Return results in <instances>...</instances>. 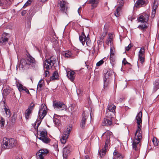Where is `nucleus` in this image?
Listing matches in <instances>:
<instances>
[{"mask_svg": "<svg viewBox=\"0 0 159 159\" xmlns=\"http://www.w3.org/2000/svg\"><path fill=\"white\" fill-rule=\"evenodd\" d=\"M142 112L140 111L137 114L136 117V120H137V129L135 134V137L132 144L133 149L136 151L140 147L139 143L142 138V135L140 133L142 122Z\"/></svg>", "mask_w": 159, "mask_h": 159, "instance_id": "obj_1", "label": "nucleus"}, {"mask_svg": "<svg viewBox=\"0 0 159 159\" xmlns=\"http://www.w3.org/2000/svg\"><path fill=\"white\" fill-rule=\"evenodd\" d=\"M37 65L35 59L30 55L28 56L26 59H22L20 64L17 65L16 68L17 70L19 67V70H22L26 68H34Z\"/></svg>", "mask_w": 159, "mask_h": 159, "instance_id": "obj_2", "label": "nucleus"}, {"mask_svg": "<svg viewBox=\"0 0 159 159\" xmlns=\"http://www.w3.org/2000/svg\"><path fill=\"white\" fill-rule=\"evenodd\" d=\"M47 107L44 104H42L40 106L38 113V118L34 124L33 126L34 129L38 130V126L39 125L41 122V120L43 119L46 115L47 113Z\"/></svg>", "mask_w": 159, "mask_h": 159, "instance_id": "obj_3", "label": "nucleus"}, {"mask_svg": "<svg viewBox=\"0 0 159 159\" xmlns=\"http://www.w3.org/2000/svg\"><path fill=\"white\" fill-rule=\"evenodd\" d=\"M111 133V132L107 131L104 133L102 135L103 137H105V139H106V142L102 150H100L98 152L99 155H100L101 157L104 156L106 153V150L107 148L108 144L110 143L109 140Z\"/></svg>", "mask_w": 159, "mask_h": 159, "instance_id": "obj_4", "label": "nucleus"}, {"mask_svg": "<svg viewBox=\"0 0 159 159\" xmlns=\"http://www.w3.org/2000/svg\"><path fill=\"white\" fill-rule=\"evenodd\" d=\"M16 143V140L13 138H4L2 141V148L4 149L12 148L15 146Z\"/></svg>", "mask_w": 159, "mask_h": 159, "instance_id": "obj_5", "label": "nucleus"}, {"mask_svg": "<svg viewBox=\"0 0 159 159\" xmlns=\"http://www.w3.org/2000/svg\"><path fill=\"white\" fill-rule=\"evenodd\" d=\"M56 62V58L53 56L46 59L44 62L43 66L44 69L48 70L52 69L54 67V65Z\"/></svg>", "mask_w": 159, "mask_h": 159, "instance_id": "obj_6", "label": "nucleus"}, {"mask_svg": "<svg viewBox=\"0 0 159 159\" xmlns=\"http://www.w3.org/2000/svg\"><path fill=\"white\" fill-rule=\"evenodd\" d=\"M53 106L55 109L57 111H62L66 108V106L63 102L56 101H53Z\"/></svg>", "mask_w": 159, "mask_h": 159, "instance_id": "obj_7", "label": "nucleus"}, {"mask_svg": "<svg viewBox=\"0 0 159 159\" xmlns=\"http://www.w3.org/2000/svg\"><path fill=\"white\" fill-rule=\"evenodd\" d=\"M38 137L39 139L45 143H48L50 141V139L47 136V133L46 130H43L40 132Z\"/></svg>", "mask_w": 159, "mask_h": 159, "instance_id": "obj_8", "label": "nucleus"}, {"mask_svg": "<svg viewBox=\"0 0 159 159\" xmlns=\"http://www.w3.org/2000/svg\"><path fill=\"white\" fill-rule=\"evenodd\" d=\"M79 39L80 42L82 43L83 46L85 45L89 46L90 44L91 40L88 36L86 38L84 32H83L81 35L79 36Z\"/></svg>", "mask_w": 159, "mask_h": 159, "instance_id": "obj_9", "label": "nucleus"}, {"mask_svg": "<svg viewBox=\"0 0 159 159\" xmlns=\"http://www.w3.org/2000/svg\"><path fill=\"white\" fill-rule=\"evenodd\" d=\"M59 4L61 12L63 14L67 15V10L69 7L68 3L62 0L59 3Z\"/></svg>", "mask_w": 159, "mask_h": 159, "instance_id": "obj_10", "label": "nucleus"}, {"mask_svg": "<svg viewBox=\"0 0 159 159\" xmlns=\"http://www.w3.org/2000/svg\"><path fill=\"white\" fill-rule=\"evenodd\" d=\"M116 106L113 105H108V110L107 111V117L109 118H112L115 115V109Z\"/></svg>", "mask_w": 159, "mask_h": 159, "instance_id": "obj_11", "label": "nucleus"}, {"mask_svg": "<svg viewBox=\"0 0 159 159\" xmlns=\"http://www.w3.org/2000/svg\"><path fill=\"white\" fill-rule=\"evenodd\" d=\"M71 129V127H69L67 128V129L64 131L63 134L62 135V136L60 139V141L62 143L65 144L66 143V140L69 136Z\"/></svg>", "mask_w": 159, "mask_h": 159, "instance_id": "obj_12", "label": "nucleus"}, {"mask_svg": "<svg viewBox=\"0 0 159 159\" xmlns=\"http://www.w3.org/2000/svg\"><path fill=\"white\" fill-rule=\"evenodd\" d=\"M48 152V150L47 149H40L36 154L37 159H44V157Z\"/></svg>", "mask_w": 159, "mask_h": 159, "instance_id": "obj_13", "label": "nucleus"}, {"mask_svg": "<svg viewBox=\"0 0 159 159\" xmlns=\"http://www.w3.org/2000/svg\"><path fill=\"white\" fill-rule=\"evenodd\" d=\"M9 35L7 33H4L0 38V43L2 45H5L8 42Z\"/></svg>", "mask_w": 159, "mask_h": 159, "instance_id": "obj_14", "label": "nucleus"}, {"mask_svg": "<svg viewBox=\"0 0 159 159\" xmlns=\"http://www.w3.org/2000/svg\"><path fill=\"white\" fill-rule=\"evenodd\" d=\"M148 16L146 14H144L143 15H141L139 17L138 20L139 22L144 23L148 21Z\"/></svg>", "mask_w": 159, "mask_h": 159, "instance_id": "obj_15", "label": "nucleus"}, {"mask_svg": "<svg viewBox=\"0 0 159 159\" xmlns=\"http://www.w3.org/2000/svg\"><path fill=\"white\" fill-rule=\"evenodd\" d=\"M158 7V4L157 0H154L153 5L152 6V10L151 13V17L153 18L155 15L156 10Z\"/></svg>", "mask_w": 159, "mask_h": 159, "instance_id": "obj_16", "label": "nucleus"}, {"mask_svg": "<svg viewBox=\"0 0 159 159\" xmlns=\"http://www.w3.org/2000/svg\"><path fill=\"white\" fill-rule=\"evenodd\" d=\"M67 76L70 80L73 82L74 80L75 75V72L70 70H66Z\"/></svg>", "mask_w": 159, "mask_h": 159, "instance_id": "obj_17", "label": "nucleus"}, {"mask_svg": "<svg viewBox=\"0 0 159 159\" xmlns=\"http://www.w3.org/2000/svg\"><path fill=\"white\" fill-rule=\"evenodd\" d=\"M148 3V2L147 0H137L135 4V6L137 8H139Z\"/></svg>", "mask_w": 159, "mask_h": 159, "instance_id": "obj_18", "label": "nucleus"}, {"mask_svg": "<svg viewBox=\"0 0 159 159\" xmlns=\"http://www.w3.org/2000/svg\"><path fill=\"white\" fill-rule=\"evenodd\" d=\"M112 124V122L111 120L108 119H104L102 123V126H109Z\"/></svg>", "mask_w": 159, "mask_h": 159, "instance_id": "obj_19", "label": "nucleus"}, {"mask_svg": "<svg viewBox=\"0 0 159 159\" xmlns=\"http://www.w3.org/2000/svg\"><path fill=\"white\" fill-rule=\"evenodd\" d=\"M70 148V146H68L67 147H65L63 148V156L64 157H66L67 155L69 153Z\"/></svg>", "mask_w": 159, "mask_h": 159, "instance_id": "obj_20", "label": "nucleus"}, {"mask_svg": "<svg viewBox=\"0 0 159 159\" xmlns=\"http://www.w3.org/2000/svg\"><path fill=\"white\" fill-rule=\"evenodd\" d=\"M63 54L65 57L66 58L74 57L71 52L69 51H66L63 52Z\"/></svg>", "mask_w": 159, "mask_h": 159, "instance_id": "obj_21", "label": "nucleus"}, {"mask_svg": "<svg viewBox=\"0 0 159 159\" xmlns=\"http://www.w3.org/2000/svg\"><path fill=\"white\" fill-rule=\"evenodd\" d=\"M10 4V0H0V6H4Z\"/></svg>", "mask_w": 159, "mask_h": 159, "instance_id": "obj_22", "label": "nucleus"}, {"mask_svg": "<svg viewBox=\"0 0 159 159\" xmlns=\"http://www.w3.org/2000/svg\"><path fill=\"white\" fill-rule=\"evenodd\" d=\"M58 78V74L57 71L54 72L52 74V76L50 78V80H57Z\"/></svg>", "mask_w": 159, "mask_h": 159, "instance_id": "obj_23", "label": "nucleus"}, {"mask_svg": "<svg viewBox=\"0 0 159 159\" xmlns=\"http://www.w3.org/2000/svg\"><path fill=\"white\" fill-rule=\"evenodd\" d=\"M89 116V113L88 112L85 111H84L82 115V120H84V121H86L88 117Z\"/></svg>", "mask_w": 159, "mask_h": 159, "instance_id": "obj_24", "label": "nucleus"}, {"mask_svg": "<svg viewBox=\"0 0 159 159\" xmlns=\"http://www.w3.org/2000/svg\"><path fill=\"white\" fill-rule=\"evenodd\" d=\"M98 3V0H89V3L92 5V6L93 8L97 6V4Z\"/></svg>", "mask_w": 159, "mask_h": 159, "instance_id": "obj_25", "label": "nucleus"}, {"mask_svg": "<svg viewBox=\"0 0 159 159\" xmlns=\"http://www.w3.org/2000/svg\"><path fill=\"white\" fill-rule=\"evenodd\" d=\"M105 72L106 73L104 75L103 79H108L112 73V71L111 70L107 71V72L106 71H104V73Z\"/></svg>", "mask_w": 159, "mask_h": 159, "instance_id": "obj_26", "label": "nucleus"}, {"mask_svg": "<svg viewBox=\"0 0 159 159\" xmlns=\"http://www.w3.org/2000/svg\"><path fill=\"white\" fill-rule=\"evenodd\" d=\"M109 38L106 41V44L109 45V44H111L113 40L112 35L111 34H108Z\"/></svg>", "mask_w": 159, "mask_h": 159, "instance_id": "obj_27", "label": "nucleus"}, {"mask_svg": "<svg viewBox=\"0 0 159 159\" xmlns=\"http://www.w3.org/2000/svg\"><path fill=\"white\" fill-rule=\"evenodd\" d=\"M32 111L27 109L25 113V116L26 119H28L29 118L30 116L32 113Z\"/></svg>", "mask_w": 159, "mask_h": 159, "instance_id": "obj_28", "label": "nucleus"}, {"mask_svg": "<svg viewBox=\"0 0 159 159\" xmlns=\"http://www.w3.org/2000/svg\"><path fill=\"white\" fill-rule=\"evenodd\" d=\"M43 80H40L39 82L38 86L37 88V90L39 91H40L41 90V88L43 86L42 84L43 83Z\"/></svg>", "mask_w": 159, "mask_h": 159, "instance_id": "obj_29", "label": "nucleus"}, {"mask_svg": "<svg viewBox=\"0 0 159 159\" xmlns=\"http://www.w3.org/2000/svg\"><path fill=\"white\" fill-rule=\"evenodd\" d=\"M154 87L156 89L159 88V79H157L155 81L154 83Z\"/></svg>", "mask_w": 159, "mask_h": 159, "instance_id": "obj_30", "label": "nucleus"}, {"mask_svg": "<svg viewBox=\"0 0 159 159\" xmlns=\"http://www.w3.org/2000/svg\"><path fill=\"white\" fill-rule=\"evenodd\" d=\"M121 8V7L120 6L118 7L117 8L116 11L115 12V16L118 17L120 15V13L119 11H120Z\"/></svg>", "mask_w": 159, "mask_h": 159, "instance_id": "obj_31", "label": "nucleus"}, {"mask_svg": "<svg viewBox=\"0 0 159 159\" xmlns=\"http://www.w3.org/2000/svg\"><path fill=\"white\" fill-rule=\"evenodd\" d=\"M18 89L19 91L21 92L22 90L25 89V87H23V86L20 84H18L17 85Z\"/></svg>", "mask_w": 159, "mask_h": 159, "instance_id": "obj_32", "label": "nucleus"}, {"mask_svg": "<svg viewBox=\"0 0 159 159\" xmlns=\"http://www.w3.org/2000/svg\"><path fill=\"white\" fill-rule=\"evenodd\" d=\"M53 121L55 125L57 126H58L60 123V121L58 119L54 118L53 119Z\"/></svg>", "mask_w": 159, "mask_h": 159, "instance_id": "obj_33", "label": "nucleus"}, {"mask_svg": "<svg viewBox=\"0 0 159 159\" xmlns=\"http://www.w3.org/2000/svg\"><path fill=\"white\" fill-rule=\"evenodd\" d=\"M5 124V120L4 118L2 117L1 118V119L0 120V124L1 127V128H2L4 127V125Z\"/></svg>", "mask_w": 159, "mask_h": 159, "instance_id": "obj_34", "label": "nucleus"}, {"mask_svg": "<svg viewBox=\"0 0 159 159\" xmlns=\"http://www.w3.org/2000/svg\"><path fill=\"white\" fill-rule=\"evenodd\" d=\"M34 104L33 103H31L30 104V106L28 107V108L27 109L32 111L34 108Z\"/></svg>", "mask_w": 159, "mask_h": 159, "instance_id": "obj_35", "label": "nucleus"}, {"mask_svg": "<svg viewBox=\"0 0 159 159\" xmlns=\"http://www.w3.org/2000/svg\"><path fill=\"white\" fill-rule=\"evenodd\" d=\"M152 142L155 146L158 145L159 141L157 140L156 138H153L152 139Z\"/></svg>", "mask_w": 159, "mask_h": 159, "instance_id": "obj_36", "label": "nucleus"}, {"mask_svg": "<svg viewBox=\"0 0 159 159\" xmlns=\"http://www.w3.org/2000/svg\"><path fill=\"white\" fill-rule=\"evenodd\" d=\"M107 79H103L104 81V87L105 89L106 87H107L108 85V83L107 81Z\"/></svg>", "mask_w": 159, "mask_h": 159, "instance_id": "obj_37", "label": "nucleus"}, {"mask_svg": "<svg viewBox=\"0 0 159 159\" xmlns=\"http://www.w3.org/2000/svg\"><path fill=\"white\" fill-rule=\"evenodd\" d=\"M4 111L6 115H7V116H10V113L9 110L6 107H5L4 108Z\"/></svg>", "mask_w": 159, "mask_h": 159, "instance_id": "obj_38", "label": "nucleus"}, {"mask_svg": "<svg viewBox=\"0 0 159 159\" xmlns=\"http://www.w3.org/2000/svg\"><path fill=\"white\" fill-rule=\"evenodd\" d=\"M113 159H123V156L120 154H118L117 156L114 157Z\"/></svg>", "mask_w": 159, "mask_h": 159, "instance_id": "obj_39", "label": "nucleus"}, {"mask_svg": "<svg viewBox=\"0 0 159 159\" xmlns=\"http://www.w3.org/2000/svg\"><path fill=\"white\" fill-rule=\"evenodd\" d=\"M32 0H28L23 6L24 8L29 5L31 3Z\"/></svg>", "mask_w": 159, "mask_h": 159, "instance_id": "obj_40", "label": "nucleus"}, {"mask_svg": "<svg viewBox=\"0 0 159 159\" xmlns=\"http://www.w3.org/2000/svg\"><path fill=\"white\" fill-rule=\"evenodd\" d=\"M53 146L55 150L56 151H57V152H58L59 150H58V145L57 144V143H54L53 144Z\"/></svg>", "mask_w": 159, "mask_h": 159, "instance_id": "obj_41", "label": "nucleus"}, {"mask_svg": "<svg viewBox=\"0 0 159 159\" xmlns=\"http://www.w3.org/2000/svg\"><path fill=\"white\" fill-rule=\"evenodd\" d=\"M86 122V121H84L83 120H81L80 123V125L82 128H84Z\"/></svg>", "mask_w": 159, "mask_h": 159, "instance_id": "obj_42", "label": "nucleus"}, {"mask_svg": "<svg viewBox=\"0 0 159 159\" xmlns=\"http://www.w3.org/2000/svg\"><path fill=\"white\" fill-rule=\"evenodd\" d=\"M103 62L104 61L103 60H101L97 63L96 65L97 66H100L102 65Z\"/></svg>", "mask_w": 159, "mask_h": 159, "instance_id": "obj_43", "label": "nucleus"}, {"mask_svg": "<svg viewBox=\"0 0 159 159\" xmlns=\"http://www.w3.org/2000/svg\"><path fill=\"white\" fill-rule=\"evenodd\" d=\"M147 27V25L145 24L142 25H139V28H140L141 29H144L145 28H146Z\"/></svg>", "mask_w": 159, "mask_h": 159, "instance_id": "obj_44", "label": "nucleus"}, {"mask_svg": "<svg viewBox=\"0 0 159 159\" xmlns=\"http://www.w3.org/2000/svg\"><path fill=\"white\" fill-rule=\"evenodd\" d=\"M144 52V48H141L139 51V54H143Z\"/></svg>", "mask_w": 159, "mask_h": 159, "instance_id": "obj_45", "label": "nucleus"}, {"mask_svg": "<svg viewBox=\"0 0 159 159\" xmlns=\"http://www.w3.org/2000/svg\"><path fill=\"white\" fill-rule=\"evenodd\" d=\"M122 63L124 65H126V64H129L130 63L128 62L126 60L125 58H124L122 61Z\"/></svg>", "mask_w": 159, "mask_h": 159, "instance_id": "obj_46", "label": "nucleus"}, {"mask_svg": "<svg viewBox=\"0 0 159 159\" xmlns=\"http://www.w3.org/2000/svg\"><path fill=\"white\" fill-rule=\"evenodd\" d=\"M124 98H117V99L118 100V101H116V102L117 103H118L119 102H121L123 100Z\"/></svg>", "mask_w": 159, "mask_h": 159, "instance_id": "obj_47", "label": "nucleus"}, {"mask_svg": "<svg viewBox=\"0 0 159 159\" xmlns=\"http://www.w3.org/2000/svg\"><path fill=\"white\" fill-rule=\"evenodd\" d=\"M131 47V45L130 44H129V45L125 47V49L127 51H128L129 50L130 48Z\"/></svg>", "mask_w": 159, "mask_h": 159, "instance_id": "obj_48", "label": "nucleus"}, {"mask_svg": "<svg viewBox=\"0 0 159 159\" xmlns=\"http://www.w3.org/2000/svg\"><path fill=\"white\" fill-rule=\"evenodd\" d=\"M139 60L141 63H143L144 61V58L143 57H139Z\"/></svg>", "mask_w": 159, "mask_h": 159, "instance_id": "obj_49", "label": "nucleus"}, {"mask_svg": "<svg viewBox=\"0 0 159 159\" xmlns=\"http://www.w3.org/2000/svg\"><path fill=\"white\" fill-rule=\"evenodd\" d=\"M49 75V72L48 70H45V77L48 76Z\"/></svg>", "mask_w": 159, "mask_h": 159, "instance_id": "obj_50", "label": "nucleus"}, {"mask_svg": "<svg viewBox=\"0 0 159 159\" xmlns=\"http://www.w3.org/2000/svg\"><path fill=\"white\" fill-rule=\"evenodd\" d=\"M26 13V10H24L23 11L21 12V14L22 16H23L24 15H25Z\"/></svg>", "mask_w": 159, "mask_h": 159, "instance_id": "obj_51", "label": "nucleus"}, {"mask_svg": "<svg viewBox=\"0 0 159 159\" xmlns=\"http://www.w3.org/2000/svg\"><path fill=\"white\" fill-rule=\"evenodd\" d=\"M118 154V153L117 151H115L113 153L114 157H115V156H117Z\"/></svg>", "mask_w": 159, "mask_h": 159, "instance_id": "obj_52", "label": "nucleus"}, {"mask_svg": "<svg viewBox=\"0 0 159 159\" xmlns=\"http://www.w3.org/2000/svg\"><path fill=\"white\" fill-rule=\"evenodd\" d=\"M23 90L25 91V92L27 94H29L30 93V92H29V90L27 89H26V88H25V89L24 90Z\"/></svg>", "mask_w": 159, "mask_h": 159, "instance_id": "obj_53", "label": "nucleus"}, {"mask_svg": "<svg viewBox=\"0 0 159 159\" xmlns=\"http://www.w3.org/2000/svg\"><path fill=\"white\" fill-rule=\"evenodd\" d=\"M114 55H112V54H110V59L111 60H112V59L113 58Z\"/></svg>", "mask_w": 159, "mask_h": 159, "instance_id": "obj_54", "label": "nucleus"}, {"mask_svg": "<svg viewBox=\"0 0 159 159\" xmlns=\"http://www.w3.org/2000/svg\"><path fill=\"white\" fill-rule=\"evenodd\" d=\"M143 57V54H139V57Z\"/></svg>", "mask_w": 159, "mask_h": 159, "instance_id": "obj_55", "label": "nucleus"}, {"mask_svg": "<svg viewBox=\"0 0 159 159\" xmlns=\"http://www.w3.org/2000/svg\"><path fill=\"white\" fill-rule=\"evenodd\" d=\"M112 55H114V52L113 51H112V49H111V52H110V54H112Z\"/></svg>", "mask_w": 159, "mask_h": 159, "instance_id": "obj_56", "label": "nucleus"}, {"mask_svg": "<svg viewBox=\"0 0 159 159\" xmlns=\"http://www.w3.org/2000/svg\"><path fill=\"white\" fill-rule=\"evenodd\" d=\"M39 0V1L41 2H44L45 1H47L48 0Z\"/></svg>", "mask_w": 159, "mask_h": 159, "instance_id": "obj_57", "label": "nucleus"}, {"mask_svg": "<svg viewBox=\"0 0 159 159\" xmlns=\"http://www.w3.org/2000/svg\"><path fill=\"white\" fill-rule=\"evenodd\" d=\"M81 9V7H80V8H79V9H78V13H79V14H80V10Z\"/></svg>", "mask_w": 159, "mask_h": 159, "instance_id": "obj_58", "label": "nucleus"}, {"mask_svg": "<svg viewBox=\"0 0 159 159\" xmlns=\"http://www.w3.org/2000/svg\"><path fill=\"white\" fill-rule=\"evenodd\" d=\"M85 159H89V158L88 156H86L85 157Z\"/></svg>", "mask_w": 159, "mask_h": 159, "instance_id": "obj_59", "label": "nucleus"}, {"mask_svg": "<svg viewBox=\"0 0 159 159\" xmlns=\"http://www.w3.org/2000/svg\"><path fill=\"white\" fill-rule=\"evenodd\" d=\"M16 159H22V158L21 157V158H20L18 157H16Z\"/></svg>", "mask_w": 159, "mask_h": 159, "instance_id": "obj_60", "label": "nucleus"}]
</instances>
